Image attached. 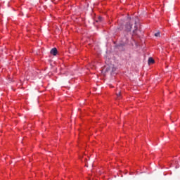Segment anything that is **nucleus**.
<instances>
[{"mask_svg": "<svg viewBox=\"0 0 180 180\" xmlns=\"http://www.w3.org/2000/svg\"><path fill=\"white\" fill-rule=\"evenodd\" d=\"M135 24L134 26V30L133 31L134 34H136V30H137V22L136 21V20L134 18H131L130 21L129 22H127L125 25V28L124 30L125 32H131V26H133V24Z\"/></svg>", "mask_w": 180, "mask_h": 180, "instance_id": "1", "label": "nucleus"}, {"mask_svg": "<svg viewBox=\"0 0 180 180\" xmlns=\"http://www.w3.org/2000/svg\"><path fill=\"white\" fill-rule=\"evenodd\" d=\"M129 43V37L127 35H125L121 40L120 46H124L125 44H127Z\"/></svg>", "mask_w": 180, "mask_h": 180, "instance_id": "2", "label": "nucleus"}, {"mask_svg": "<svg viewBox=\"0 0 180 180\" xmlns=\"http://www.w3.org/2000/svg\"><path fill=\"white\" fill-rule=\"evenodd\" d=\"M50 53L51 54H52V56H57V53H58L57 48L52 49Z\"/></svg>", "mask_w": 180, "mask_h": 180, "instance_id": "3", "label": "nucleus"}, {"mask_svg": "<svg viewBox=\"0 0 180 180\" xmlns=\"http://www.w3.org/2000/svg\"><path fill=\"white\" fill-rule=\"evenodd\" d=\"M154 63H155L154 59H153V58H149L148 64H154Z\"/></svg>", "mask_w": 180, "mask_h": 180, "instance_id": "4", "label": "nucleus"}, {"mask_svg": "<svg viewBox=\"0 0 180 180\" xmlns=\"http://www.w3.org/2000/svg\"><path fill=\"white\" fill-rule=\"evenodd\" d=\"M155 37H160V32L155 33Z\"/></svg>", "mask_w": 180, "mask_h": 180, "instance_id": "5", "label": "nucleus"}, {"mask_svg": "<svg viewBox=\"0 0 180 180\" xmlns=\"http://www.w3.org/2000/svg\"><path fill=\"white\" fill-rule=\"evenodd\" d=\"M117 96H120V92L117 93Z\"/></svg>", "mask_w": 180, "mask_h": 180, "instance_id": "6", "label": "nucleus"}, {"mask_svg": "<svg viewBox=\"0 0 180 180\" xmlns=\"http://www.w3.org/2000/svg\"><path fill=\"white\" fill-rule=\"evenodd\" d=\"M99 20H102V17L98 18Z\"/></svg>", "mask_w": 180, "mask_h": 180, "instance_id": "7", "label": "nucleus"}]
</instances>
